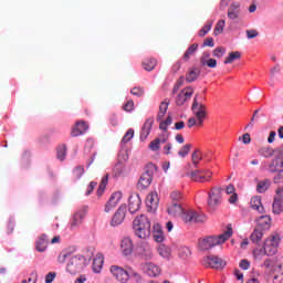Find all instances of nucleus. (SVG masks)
Listing matches in <instances>:
<instances>
[{
	"label": "nucleus",
	"mask_w": 283,
	"mask_h": 283,
	"mask_svg": "<svg viewBox=\"0 0 283 283\" xmlns=\"http://www.w3.org/2000/svg\"><path fill=\"white\" fill-rule=\"evenodd\" d=\"M133 231L136 238L147 240L151 235V221L145 214L136 217L133 221Z\"/></svg>",
	"instance_id": "1"
},
{
	"label": "nucleus",
	"mask_w": 283,
	"mask_h": 283,
	"mask_svg": "<svg viewBox=\"0 0 283 283\" xmlns=\"http://www.w3.org/2000/svg\"><path fill=\"white\" fill-rule=\"evenodd\" d=\"M233 235V229L229 227L222 234L218 237H208L203 240L199 241V248L202 251H209V249H213V247H218L219 244H224L229 238Z\"/></svg>",
	"instance_id": "2"
},
{
	"label": "nucleus",
	"mask_w": 283,
	"mask_h": 283,
	"mask_svg": "<svg viewBox=\"0 0 283 283\" xmlns=\"http://www.w3.org/2000/svg\"><path fill=\"white\" fill-rule=\"evenodd\" d=\"M280 242H282V237H280V233L277 232H273L265 239L263 243V249L265 250L268 255H275V253H277Z\"/></svg>",
	"instance_id": "3"
},
{
	"label": "nucleus",
	"mask_w": 283,
	"mask_h": 283,
	"mask_svg": "<svg viewBox=\"0 0 283 283\" xmlns=\"http://www.w3.org/2000/svg\"><path fill=\"white\" fill-rule=\"evenodd\" d=\"M181 219L184 222H186V224H193V222L200 223L207 220L205 216L198 213L196 210L192 209L184 210V212H181Z\"/></svg>",
	"instance_id": "4"
},
{
	"label": "nucleus",
	"mask_w": 283,
	"mask_h": 283,
	"mask_svg": "<svg viewBox=\"0 0 283 283\" xmlns=\"http://www.w3.org/2000/svg\"><path fill=\"white\" fill-rule=\"evenodd\" d=\"M208 205L211 209L222 205V188H211V191L208 192Z\"/></svg>",
	"instance_id": "5"
},
{
	"label": "nucleus",
	"mask_w": 283,
	"mask_h": 283,
	"mask_svg": "<svg viewBox=\"0 0 283 283\" xmlns=\"http://www.w3.org/2000/svg\"><path fill=\"white\" fill-rule=\"evenodd\" d=\"M111 273L114 275L117 282L127 283L129 282V268L126 270L118 265L111 266Z\"/></svg>",
	"instance_id": "6"
},
{
	"label": "nucleus",
	"mask_w": 283,
	"mask_h": 283,
	"mask_svg": "<svg viewBox=\"0 0 283 283\" xmlns=\"http://www.w3.org/2000/svg\"><path fill=\"white\" fill-rule=\"evenodd\" d=\"M66 270L71 275H76V273H81L83 271V259L80 256L71 258L70 262L66 265Z\"/></svg>",
	"instance_id": "7"
},
{
	"label": "nucleus",
	"mask_w": 283,
	"mask_h": 283,
	"mask_svg": "<svg viewBox=\"0 0 283 283\" xmlns=\"http://www.w3.org/2000/svg\"><path fill=\"white\" fill-rule=\"evenodd\" d=\"M212 172L210 170H195L190 174L191 180L195 182H209Z\"/></svg>",
	"instance_id": "8"
},
{
	"label": "nucleus",
	"mask_w": 283,
	"mask_h": 283,
	"mask_svg": "<svg viewBox=\"0 0 283 283\" xmlns=\"http://www.w3.org/2000/svg\"><path fill=\"white\" fill-rule=\"evenodd\" d=\"M193 87L188 86L184 90L180 91V93L177 95L176 98V104L179 106L185 105V103H187V101H191V97L193 96Z\"/></svg>",
	"instance_id": "9"
},
{
	"label": "nucleus",
	"mask_w": 283,
	"mask_h": 283,
	"mask_svg": "<svg viewBox=\"0 0 283 283\" xmlns=\"http://www.w3.org/2000/svg\"><path fill=\"white\" fill-rule=\"evenodd\" d=\"M123 199L122 192H113L108 199V201L105 205V213H109L111 211H114L115 207H118V203Z\"/></svg>",
	"instance_id": "10"
},
{
	"label": "nucleus",
	"mask_w": 283,
	"mask_h": 283,
	"mask_svg": "<svg viewBox=\"0 0 283 283\" xmlns=\"http://www.w3.org/2000/svg\"><path fill=\"white\" fill-rule=\"evenodd\" d=\"M126 213H127V206L125 205L119 206V208L117 209V211L112 218L111 226L118 227V224H123Z\"/></svg>",
	"instance_id": "11"
},
{
	"label": "nucleus",
	"mask_w": 283,
	"mask_h": 283,
	"mask_svg": "<svg viewBox=\"0 0 283 283\" xmlns=\"http://www.w3.org/2000/svg\"><path fill=\"white\" fill-rule=\"evenodd\" d=\"M192 112L196 118H207V106H205L201 103H198V95H196L193 98Z\"/></svg>",
	"instance_id": "12"
},
{
	"label": "nucleus",
	"mask_w": 283,
	"mask_h": 283,
	"mask_svg": "<svg viewBox=\"0 0 283 283\" xmlns=\"http://www.w3.org/2000/svg\"><path fill=\"white\" fill-rule=\"evenodd\" d=\"M140 205H143V200L140 199V195L134 193L130 195L128 199V211L129 213H136L140 209Z\"/></svg>",
	"instance_id": "13"
},
{
	"label": "nucleus",
	"mask_w": 283,
	"mask_h": 283,
	"mask_svg": "<svg viewBox=\"0 0 283 283\" xmlns=\"http://www.w3.org/2000/svg\"><path fill=\"white\" fill-rule=\"evenodd\" d=\"M226 262L218 256H207L203 259V265L209 266L210 269H223Z\"/></svg>",
	"instance_id": "14"
},
{
	"label": "nucleus",
	"mask_w": 283,
	"mask_h": 283,
	"mask_svg": "<svg viewBox=\"0 0 283 283\" xmlns=\"http://www.w3.org/2000/svg\"><path fill=\"white\" fill-rule=\"evenodd\" d=\"M85 216H87V206H83L77 212L74 213L73 221L71 222V229L81 227Z\"/></svg>",
	"instance_id": "15"
},
{
	"label": "nucleus",
	"mask_w": 283,
	"mask_h": 283,
	"mask_svg": "<svg viewBox=\"0 0 283 283\" xmlns=\"http://www.w3.org/2000/svg\"><path fill=\"white\" fill-rule=\"evenodd\" d=\"M151 180H154V175L151 174V171H145L144 174H142L138 180L137 189H140L142 191L147 189V187L151 185Z\"/></svg>",
	"instance_id": "16"
},
{
	"label": "nucleus",
	"mask_w": 283,
	"mask_h": 283,
	"mask_svg": "<svg viewBox=\"0 0 283 283\" xmlns=\"http://www.w3.org/2000/svg\"><path fill=\"white\" fill-rule=\"evenodd\" d=\"M158 202L160 199L158 198V192H150L146 197V207L148 211H156L158 209Z\"/></svg>",
	"instance_id": "17"
},
{
	"label": "nucleus",
	"mask_w": 283,
	"mask_h": 283,
	"mask_svg": "<svg viewBox=\"0 0 283 283\" xmlns=\"http://www.w3.org/2000/svg\"><path fill=\"white\" fill-rule=\"evenodd\" d=\"M260 156H263V158H271L272 156H276L277 158H282L283 153L282 148L273 149L271 147H262L259 149Z\"/></svg>",
	"instance_id": "18"
},
{
	"label": "nucleus",
	"mask_w": 283,
	"mask_h": 283,
	"mask_svg": "<svg viewBox=\"0 0 283 283\" xmlns=\"http://www.w3.org/2000/svg\"><path fill=\"white\" fill-rule=\"evenodd\" d=\"M142 269L149 277H158L160 275V268L154 263H144Z\"/></svg>",
	"instance_id": "19"
},
{
	"label": "nucleus",
	"mask_w": 283,
	"mask_h": 283,
	"mask_svg": "<svg viewBox=\"0 0 283 283\" xmlns=\"http://www.w3.org/2000/svg\"><path fill=\"white\" fill-rule=\"evenodd\" d=\"M185 209H182V203L180 202H170L167 207V213L172 218H178L182 216Z\"/></svg>",
	"instance_id": "20"
},
{
	"label": "nucleus",
	"mask_w": 283,
	"mask_h": 283,
	"mask_svg": "<svg viewBox=\"0 0 283 283\" xmlns=\"http://www.w3.org/2000/svg\"><path fill=\"white\" fill-rule=\"evenodd\" d=\"M88 128L90 126L84 120L77 122L71 130V136L73 138H76V136H83V134L86 133Z\"/></svg>",
	"instance_id": "21"
},
{
	"label": "nucleus",
	"mask_w": 283,
	"mask_h": 283,
	"mask_svg": "<svg viewBox=\"0 0 283 283\" xmlns=\"http://www.w3.org/2000/svg\"><path fill=\"white\" fill-rule=\"evenodd\" d=\"M120 249H122L123 255H132V253H134V241H132L130 238L125 237L122 240Z\"/></svg>",
	"instance_id": "22"
},
{
	"label": "nucleus",
	"mask_w": 283,
	"mask_h": 283,
	"mask_svg": "<svg viewBox=\"0 0 283 283\" xmlns=\"http://www.w3.org/2000/svg\"><path fill=\"white\" fill-rule=\"evenodd\" d=\"M137 253L142 255V258H145V260H151V245L147 242H143L137 248Z\"/></svg>",
	"instance_id": "23"
},
{
	"label": "nucleus",
	"mask_w": 283,
	"mask_h": 283,
	"mask_svg": "<svg viewBox=\"0 0 283 283\" xmlns=\"http://www.w3.org/2000/svg\"><path fill=\"white\" fill-rule=\"evenodd\" d=\"M255 229H259L261 231H269V229H271V217H269V216H261L256 220Z\"/></svg>",
	"instance_id": "24"
},
{
	"label": "nucleus",
	"mask_w": 283,
	"mask_h": 283,
	"mask_svg": "<svg viewBox=\"0 0 283 283\" xmlns=\"http://www.w3.org/2000/svg\"><path fill=\"white\" fill-rule=\"evenodd\" d=\"M151 127H154V117L146 119L140 133V139L147 140L149 134H151Z\"/></svg>",
	"instance_id": "25"
},
{
	"label": "nucleus",
	"mask_w": 283,
	"mask_h": 283,
	"mask_svg": "<svg viewBox=\"0 0 283 283\" xmlns=\"http://www.w3.org/2000/svg\"><path fill=\"white\" fill-rule=\"evenodd\" d=\"M50 241L48 240V234H42L39 237L36 243H35V249L40 253H43L48 249V244Z\"/></svg>",
	"instance_id": "26"
},
{
	"label": "nucleus",
	"mask_w": 283,
	"mask_h": 283,
	"mask_svg": "<svg viewBox=\"0 0 283 283\" xmlns=\"http://www.w3.org/2000/svg\"><path fill=\"white\" fill-rule=\"evenodd\" d=\"M239 17H240V3L233 2L228 9V18H230L233 21L235 19H239Z\"/></svg>",
	"instance_id": "27"
},
{
	"label": "nucleus",
	"mask_w": 283,
	"mask_h": 283,
	"mask_svg": "<svg viewBox=\"0 0 283 283\" xmlns=\"http://www.w3.org/2000/svg\"><path fill=\"white\" fill-rule=\"evenodd\" d=\"M263 238H264V230H260V228H255L250 235V240L253 244H260Z\"/></svg>",
	"instance_id": "28"
},
{
	"label": "nucleus",
	"mask_w": 283,
	"mask_h": 283,
	"mask_svg": "<svg viewBox=\"0 0 283 283\" xmlns=\"http://www.w3.org/2000/svg\"><path fill=\"white\" fill-rule=\"evenodd\" d=\"M251 209L254 211H259V213H264V206H262V198L261 197H253L250 201Z\"/></svg>",
	"instance_id": "29"
},
{
	"label": "nucleus",
	"mask_w": 283,
	"mask_h": 283,
	"mask_svg": "<svg viewBox=\"0 0 283 283\" xmlns=\"http://www.w3.org/2000/svg\"><path fill=\"white\" fill-rule=\"evenodd\" d=\"M272 211L275 216H280L283 211V198L274 197V201L272 203Z\"/></svg>",
	"instance_id": "30"
},
{
	"label": "nucleus",
	"mask_w": 283,
	"mask_h": 283,
	"mask_svg": "<svg viewBox=\"0 0 283 283\" xmlns=\"http://www.w3.org/2000/svg\"><path fill=\"white\" fill-rule=\"evenodd\" d=\"M104 258L103 254H96V256L93 260V271L94 273H101L103 270V264H104Z\"/></svg>",
	"instance_id": "31"
},
{
	"label": "nucleus",
	"mask_w": 283,
	"mask_h": 283,
	"mask_svg": "<svg viewBox=\"0 0 283 283\" xmlns=\"http://www.w3.org/2000/svg\"><path fill=\"white\" fill-rule=\"evenodd\" d=\"M200 76V70L198 67L190 69L186 74L187 83H193V81H198Z\"/></svg>",
	"instance_id": "32"
},
{
	"label": "nucleus",
	"mask_w": 283,
	"mask_h": 283,
	"mask_svg": "<svg viewBox=\"0 0 283 283\" xmlns=\"http://www.w3.org/2000/svg\"><path fill=\"white\" fill-rule=\"evenodd\" d=\"M271 187V179L260 180L256 185L258 193H266Z\"/></svg>",
	"instance_id": "33"
},
{
	"label": "nucleus",
	"mask_w": 283,
	"mask_h": 283,
	"mask_svg": "<svg viewBox=\"0 0 283 283\" xmlns=\"http://www.w3.org/2000/svg\"><path fill=\"white\" fill-rule=\"evenodd\" d=\"M269 255L266 250L262 247V248H255L253 250V259L255 260V262H262V260H264V256Z\"/></svg>",
	"instance_id": "34"
},
{
	"label": "nucleus",
	"mask_w": 283,
	"mask_h": 283,
	"mask_svg": "<svg viewBox=\"0 0 283 283\" xmlns=\"http://www.w3.org/2000/svg\"><path fill=\"white\" fill-rule=\"evenodd\" d=\"M144 70H146V72H151V70L156 69V65H158V61H156V59H146L143 61L142 63Z\"/></svg>",
	"instance_id": "35"
},
{
	"label": "nucleus",
	"mask_w": 283,
	"mask_h": 283,
	"mask_svg": "<svg viewBox=\"0 0 283 283\" xmlns=\"http://www.w3.org/2000/svg\"><path fill=\"white\" fill-rule=\"evenodd\" d=\"M196 52H198V43H193L192 45H190L187 51L185 52L182 60L185 62L189 61L191 59V56H193V54H196Z\"/></svg>",
	"instance_id": "36"
},
{
	"label": "nucleus",
	"mask_w": 283,
	"mask_h": 283,
	"mask_svg": "<svg viewBox=\"0 0 283 283\" xmlns=\"http://www.w3.org/2000/svg\"><path fill=\"white\" fill-rule=\"evenodd\" d=\"M240 59H242V53H240V51L230 52L223 63L224 65H229L233 63V61H238Z\"/></svg>",
	"instance_id": "37"
},
{
	"label": "nucleus",
	"mask_w": 283,
	"mask_h": 283,
	"mask_svg": "<svg viewBox=\"0 0 283 283\" xmlns=\"http://www.w3.org/2000/svg\"><path fill=\"white\" fill-rule=\"evenodd\" d=\"M177 254L179 255V258L181 260H187V258H189V255H191V250H189V248H187V247L178 245Z\"/></svg>",
	"instance_id": "38"
},
{
	"label": "nucleus",
	"mask_w": 283,
	"mask_h": 283,
	"mask_svg": "<svg viewBox=\"0 0 283 283\" xmlns=\"http://www.w3.org/2000/svg\"><path fill=\"white\" fill-rule=\"evenodd\" d=\"M167 109H169V102L167 101L161 102L159 105V113L157 115V120L165 118V115L167 114Z\"/></svg>",
	"instance_id": "39"
},
{
	"label": "nucleus",
	"mask_w": 283,
	"mask_h": 283,
	"mask_svg": "<svg viewBox=\"0 0 283 283\" xmlns=\"http://www.w3.org/2000/svg\"><path fill=\"white\" fill-rule=\"evenodd\" d=\"M158 253L161 258H166L167 260L171 258V249L165 244L159 245Z\"/></svg>",
	"instance_id": "40"
},
{
	"label": "nucleus",
	"mask_w": 283,
	"mask_h": 283,
	"mask_svg": "<svg viewBox=\"0 0 283 283\" xmlns=\"http://www.w3.org/2000/svg\"><path fill=\"white\" fill-rule=\"evenodd\" d=\"M154 240L157 242H163L165 240V234L163 233V229H160V226H155L153 231Z\"/></svg>",
	"instance_id": "41"
},
{
	"label": "nucleus",
	"mask_w": 283,
	"mask_h": 283,
	"mask_svg": "<svg viewBox=\"0 0 283 283\" xmlns=\"http://www.w3.org/2000/svg\"><path fill=\"white\" fill-rule=\"evenodd\" d=\"M83 174H85V167L76 166L73 169V178H74V180H81V178L83 177Z\"/></svg>",
	"instance_id": "42"
},
{
	"label": "nucleus",
	"mask_w": 283,
	"mask_h": 283,
	"mask_svg": "<svg viewBox=\"0 0 283 283\" xmlns=\"http://www.w3.org/2000/svg\"><path fill=\"white\" fill-rule=\"evenodd\" d=\"M201 65H207V67H218V61L216 59H208L206 60L205 57H201Z\"/></svg>",
	"instance_id": "43"
},
{
	"label": "nucleus",
	"mask_w": 283,
	"mask_h": 283,
	"mask_svg": "<svg viewBox=\"0 0 283 283\" xmlns=\"http://www.w3.org/2000/svg\"><path fill=\"white\" fill-rule=\"evenodd\" d=\"M65 156H67V147L65 145L57 147V158L59 160H65Z\"/></svg>",
	"instance_id": "44"
},
{
	"label": "nucleus",
	"mask_w": 283,
	"mask_h": 283,
	"mask_svg": "<svg viewBox=\"0 0 283 283\" xmlns=\"http://www.w3.org/2000/svg\"><path fill=\"white\" fill-rule=\"evenodd\" d=\"M224 20H219L214 27V35L218 36V34H222L224 32Z\"/></svg>",
	"instance_id": "45"
},
{
	"label": "nucleus",
	"mask_w": 283,
	"mask_h": 283,
	"mask_svg": "<svg viewBox=\"0 0 283 283\" xmlns=\"http://www.w3.org/2000/svg\"><path fill=\"white\" fill-rule=\"evenodd\" d=\"M170 202H180L182 200V192L178 190H174L170 192Z\"/></svg>",
	"instance_id": "46"
},
{
	"label": "nucleus",
	"mask_w": 283,
	"mask_h": 283,
	"mask_svg": "<svg viewBox=\"0 0 283 283\" xmlns=\"http://www.w3.org/2000/svg\"><path fill=\"white\" fill-rule=\"evenodd\" d=\"M200 160H202V154H200V150L197 149L192 154V165H195V167H198Z\"/></svg>",
	"instance_id": "47"
},
{
	"label": "nucleus",
	"mask_w": 283,
	"mask_h": 283,
	"mask_svg": "<svg viewBox=\"0 0 283 283\" xmlns=\"http://www.w3.org/2000/svg\"><path fill=\"white\" fill-rule=\"evenodd\" d=\"M226 52H227V49L222 46H218L212 51V56H216V59H222Z\"/></svg>",
	"instance_id": "48"
},
{
	"label": "nucleus",
	"mask_w": 283,
	"mask_h": 283,
	"mask_svg": "<svg viewBox=\"0 0 283 283\" xmlns=\"http://www.w3.org/2000/svg\"><path fill=\"white\" fill-rule=\"evenodd\" d=\"M211 28H213V22H208L200 31L199 36H207L209 32L211 31Z\"/></svg>",
	"instance_id": "49"
},
{
	"label": "nucleus",
	"mask_w": 283,
	"mask_h": 283,
	"mask_svg": "<svg viewBox=\"0 0 283 283\" xmlns=\"http://www.w3.org/2000/svg\"><path fill=\"white\" fill-rule=\"evenodd\" d=\"M129 277H134L136 282H142L143 276L136 272V270L128 268V280Z\"/></svg>",
	"instance_id": "50"
},
{
	"label": "nucleus",
	"mask_w": 283,
	"mask_h": 283,
	"mask_svg": "<svg viewBox=\"0 0 283 283\" xmlns=\"http://www.w3.org/2000/svg\"><path fill=\"white\" fill-rule=\"evenodd\" d=\"M189 151H191V144H186L182 146V148L178 151L179 156L181 158H185L186 156L189 155Z\"/></svg>",
	"instance_id": "51"
},
{
	"label": "nucleus",
	"mask_w": 283,
	"mask_h": 283,
	"mask_svg": "<svg viewBox=\"0 0 283 283\" xmlns=\"http://www.w3.org/2000/svg\"><path fill=\"white\" fill-rule=\"evenodd\" d=\"M134 138V129L129 128L126 134L124 135L122 143L127 144L129 143V140H132Z\"/></svg>",
	"instance_id": "52"
},
{
	"label": "nucleus",
	"mask_w": 283,
	"mask_h": 283,
	"mask_svg": "<svg viewBox=\"0 0 283 283\" xmlns=\"http://www.w3.org/2000/svg\"><path fill=\"white\" fill-rule=\"evenodd\" d=\"M149 149L151 151H158V149H160V138H156L155 140L150 142Z\"/></svg>",
	"instance_id": "53"
},
{
	"label": "nucleus",
	"mask_w": 283,
	"mask_h": 283,
	"mask_svg": "<svg viewBox=\"0 0 283 283\" xmlns=\"http://www.w3.org/2000/svg\"><path fill=\"white\" fill-rule=\"evenodd\" d=\"M70 258V252L67 251H62L59 256H57V262L60 264H65V261Z\"/></svg>",
	"instance_id": "54"
},
{
	"label": "nucleus",
	"mask_w": 283,
	"mask_h": 283,
	"mask_svg": "<svg viewBox=\"0 0 283 283\" xmlns=\"http://www.w3.org/2000/svg\"><path fill=\"white\" fill-rule=\"evenodd\" d=\"M107 180H108L107 175L102 178L99 188L97 190L98 196H101L103 193V191H105V188L107 187Z\"/></svg>",
	"instance_id": "55"
},
{
	"label": "nucleus",
	"mask_w": 283,
	"mask_h": 283,
	"mask_svg": "<svg viewBox=\"0 0 283 283\" xmlns=\"http://www.w3.org/2000/svg\"><path fill=\"white\" fill-rule=\"evenodd\" d=\"M130 94H133V96H144L145 95V88H140V87H134L130 91Z\"/></svg>",
	"instance_id": "56"
},
{
	"label": "nucleus",
	"mask_w": 283,
	"mask_h": 283,
	"mask_svg": "<svg viewBox=\"0 0 283 283\" xmlns=\"http://www.w3.org/2000/svg\"><path fill=\"white\" fill-rule=\"evenodd\" d=\"M245 34H247L248 39H255V38L260 36V32H258V30H255V29L247 30Z\"/></svg>",
	"instance_id": "57"
},
{
	"label": "nucleus",
	"mask_w": 283,
	"mask_h": 283,
	"mask_svg": "<svg viewBox=\"0 0 283 283\" xmlns=\"http://www.w3.org/2000/svg\"><path fill=\"white\" fill-rule=\"evenodd\" d=\"M274 264H275V261H273V259H265L261 266H263V269H273Z\"/></svg>",
	"instance_id": "58"
},
{
	"label": "nucleus",
	"mask_w": 283,
	"mask_h": 283,
	"mask_svg": "<svg viewBox=\"0 0 283 283\" xmlns=\"http://www.w3.org/2000/svg\"><path fill=\"white\" fill-rule=\"evenodd\" d=\"M240 269H242L243 271H249L250 266H251V262H249V260L243 259L241 260L240 264H239Z\"/></svg>",
	"instance_id": "59"
},
{
	"label": "nucleus",
	"mask_w": 283,
	"mask_h": 283,
	"mask_svg": "<svg viewBox=\"0 0 283 283\" xmlns=\"http://www.w3.org/2000/svg\"><path fill=\"white\" fill-rule=\"evenodd\" d=\"M274 185H280V182H283V170H279L277 175L273 179Z\"/></svg>",
	"instance_id": "60"
},
{
	"label": "nucleus",
	"mask_w": 283,
	"mask_h": 283,
	"mask_svg": "<svg viewBox=\"0 0 283 283\" xmlns=\"http://www.w3.org/2000/svg\"><path fill=\"white\" fill-rule=\"evenodd\" d=\"M56 277L55 272H49L45 276V283H53Z\"/></svg>",
	"instance_id": "61"
},
{
	"label": "nucleus",
	"mask_w": 283,
	"mask_h": 283,
	"mask_svg": "<svg viewBox=\"0 0 283 283\" xmlns=\"http://www.w3.org/2000/svg\"><path fill=\"white\" fill-rule=\"evenodd\" d=\"M216 43L213 42V38H207L203 41V48H214Z\"/></svg>",
	"instance_id": "62"
},
{
	"label": "nucleus",
	"mask_w": 283,
	"mask_h": 283,
	"mask_svg": "<svg viewBox=\"0 0 283 283\" xmlns=\"http://www.w3.org/2000/svg\"><path fill=\"white\" fill-rule=\"evenodd\" d=\"M124 111H125V112H133V111H134V101H128V102L124 105Z\"/></svg>",
	"instance_id": "63"
},
{
	"label": "nucleus",
	"mask_w": 283,
	"mask_h": 283,
	"mask_svg": "<svg viewBox=\"0 0 283 283\" xmlns=\"http://www.w3.org/2000/svg\"><path fill=\"white\" fill-rule=\"evenodd\" d=\"M32 280H33V283H36V272H32V273L30 274V277L28 279V281H27V280H23L21 283L32 282Z\"/></svg>",
	"instance_id": "64"
}]
</instances>
